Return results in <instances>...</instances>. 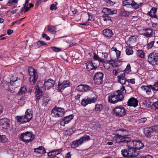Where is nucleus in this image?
<instances>
[{
    "label": "nucleus",
    "mask_w": 158,
    "mask_h": 158,
    "mask_svg": "<svg viewBox=\"0 0 158 158\" xmlns=\"http://www.w3.org/2000/svg\"><path fill=\"white\" fill-rule=\"evenodd\" d=\"M127 81L128 83H130L132 84H134L135 83V79L134 78L127 80Z\"/></svg>",
    "instance_id": "e2e57ef3"
},
{
    "label": "nucleus",
    "mask_w": 158,
    "mask_h": 158,
    "mask_svg": "<svg viewBox=\"0 0 158 158\" xmlns=\"http://www.w3.org/2000/svg\"><path fill=\"white\" fill-rule=\"evenodd\" d=\"M109 15H106L104 18V21L108 23L109 24H111L112 23L111 17L109 16Z\"/></svg>",
    "instance_id": "ea45409f"
},
{
    "label": "nucleus",
    "mask_w": 158,
    "mask_h": 158,
    "mask_svg": "<svg viewBox=\"0 0 158 158\" xmlns=\"http://www.w3.org/2000/svg\"><path fill=\"white\" fill-rule=\"evenodd\" d=\"M18 0H12V1L9 0L7 4L8 3L11 4L13 3H18Z\"/></svg>",
    "instance_id": "69168bd1"
},
{
    "label": "nucleus",
    "mask_w": 158,
    "mask_h": 158,
    "mask_svg": "<svg viewBox=\"0 0 158 158\" xmlns=\"http://www.w3.org/2000/svg\"><path fill=\"white\" fill-rule=\"evenodd\" d=\"M136 55L137 56L139 57L140 58H144L145 56V53L142 50H138L136 52Z\"/></svg>",
    "instance_id": "58836bf2"
},
{
    "label": "nucleus",
    "mask_w": 158,
    "mask_h": 158,
    "mask_svg": "<svg viewBox=\"0 0 158 158\" xmlns=\"http://www.w3.org/2000/svg\"><path fill=\"white\" fill-rule=\"evenodd\" d=\"M55 81L51 79H49L48 81H45L43 85V87L44 89H48L51 87L54 86Z\"/></svg>",
    "instance_id": "f3484780"
},
{
    "label": "nucleus",
    "mask_w": 158,
    "mask_h": 158,
    "mask_svg": "<svg viewBox=\"0 0 158 158\" xmlns=\"http://www.w3.org/2000/svg\"><path fill=\"white\" fill-rule=\"evenodd\" d=\"M21 140L26 143L31 142L34 139V135L32 132L27 131L21 134L20 136Z\"/></svg>",
    "instance_id": "423d86ee"
},
{
    "label": "nucleus",
    "mask_w": 158,
    "mask_h": 158,
    "mask_svg": "<svg viewBox=\"0 0 158 158\" xmlns=\"http://www.w3.org/2000/svg\"><path fill=\"white\" fill-rule=\"evenodd\" d=\"M27 88L25 87H22L18 93L17 94L19 96L23 95L25 94V93L27 92Z\"/></svg>",
    "instance_id": "c9c22d12"
},
{
    "label": "nucleus",
    "mask_w": 158,
    "mask_h": 158,
    "mask_svg": "<svg viewBox=\"0 0 158 158\" xmlns=\"http://www.w3.org/2000/svg\"><path fill=\"white\" fill-rule=\"evenodd\" d=\"M38 48H40L43 46L47 45V44L44 41L39 40L37 42Z\"/></svg>",
    "instance_id": "37998d69"
},
{
    "label": "nucleus",
    "mask_w": 158,
    "mask_h": 158,
    "mask_svg": "<svg viewBox=\"0 0 158 158\" xmlns=\"http://www.w3.org/2000/svg\"><path fill=\"white\" fill-rule=\"evenodd\" d=\"M156 126L152 127V128H144L143 132L145 135L148 137H150L153 134V130H156V128H157Z\"/></svg>",
    "instance_id": "dca6fc26"
},
{
    "label": "nucleus",
    "mask_w": 158,
    "mask_h": 158,
    "mask_svg": "<svg viewBox=\"0 0 158 158\" xmlns=\"http://www.w3.org/2000/svg\"><path fill=\"white\" fill-rule=\"evenodd\" d=\"M124 131H125L127 132V131L126 130H125L124 129H121L118 130H117L116 131V132L117 133V134H121L124 133Z\"/></svg>",
    "instance_id": "4d7b16f0"
},
{
    "label": "nucleus",
    "mask_w": 158,
    "mask_h": 158,
    "mask_svg": "<svg viewBox=\"0 0 158 158\" xmlns=\"http://www.w3.org/2000/svg\"><path fill=\"white\" fill-rule=\"evenodd\" d=\"M19 79H20L18 77H14V76H12L10 78V85H12L14 82Z\"/></svg>",
    "instance_id": "de8ad7c7"
},
{
    "label": "nucleus",
    "mask_w": 158,
    "mask_h": 158,
    "mask_svg": "<svg viewBox=\"0 0 158 158\" xmlns=\"http://www.w3.org/2000/svg\"><path fill=\"white\" fill-rule=\"evenodd\" d=\"M103 74L101 72L96 73L94 76L93 80L95 84L100 85L103 82Z\"/></svg>",
    "instance_id": "1a4fd4ad"
},
{
    "label": "nucleus",
    "mask_w": 158,
    "mask_h": 158,
    "mask_svg": "<svg viewBox=\"0 0 158 158\" xmlns=\"http://www.w3.org/2000/svg\"><path fill=\"white\" fill-rule=\"evenodd\" d=\"M151 108L154 110H158V101L153 103L151 106Z\"/></svg>",
    "instance_id": "a18cd8bd"
},
{
    "label": "nucleus",
    "mask_w": 158,
    "mask_h": 158,
    "mask_svg": "<svg viewBox=\"0 0 158 158\" xmlns=\"http://www.w3.org/2000/svg\"><path fill=\"white\" fill-rule=\"evenodd\" d=\"M111 66L114 67H118L122 64V61L118 59L111 60L107 62Z\"/></svg>",
    "instance_id": "aec40b11"
},
{
    "label": "nucleus",
    "mask_w": 158,
    "mask_h": 158,
    "mask_svg": "<svg viewBox=\"0 0 158 158\" xmlns=\"http://www.w3.org/2000/svg\"><path fill=\"white\" fill-rule=\"evenodd\" d=\"M23 7L24 8V12L26 13L28 11H29V9H30L29 7H27V6L28 5V4L26 5H25V4H24Z\"/></svg>",
    "instance_id": "bf43d9fd"
},
{
    "label": "nucleus",
    "mask_w": 158,
    "mask_h": 158,
    "mask_svg": "<svg viewBox=\"0 0 158 158\" xmlns=\"http://www.w3.org/2000/svg\"><path fill=\"white\" fill-rule=\"evenodd\" d=\"M141 158H153V157L150 155H148L146 156H143Z\"/></svg>",
    "instance_id": "774afa93"
},
{
    "label": "nucleus",
    "mask_w": 158,
    "mask_h": 158,
    "mask_svg": "<svg viewBox=\"0 0 158 158\" xmlns=\"http://www.w3.org/2000/svg\"><path fill=\"white\" fill-rule=\"evenodd\" d=\"M121 71L120 70L118 69H115L113 70V73L114 75L117 76V74Z\"/></svg>",
    "instance_id": "5fc2aeb1"
},
{
    "label": "nucleus",
    "mask_w": 158,
    "mask_h": 158,
    "mask_svg": "<svg viewBox=\"0 0 158 158\" xmlns=\"http://www.w3.org/2000/svg\"><path fill=\"white\" fill-rule=\"evenodd\" d=\"M82 144L81 142L80 141L79 139L73 141L71 144V147L73 148H76L79 147L80 145Z\"/></svg>",
    "instance_id": "c85d7f7f"
},
{
    "label": "nucleus",
    "mask_w": 158,
    "mask_h": 158,
    "mask_svg": "<svg viewBox=\"0 0 158 158\" xmlns=\"http://www.w3.org/2000/svg\"><path fill=\"white\" fill-rule=\"evenodd\" d=\"M62 151V149H54L48 153V158H60L56 155L59 154Z\"/></svg>",
    "instance_id": "4468645a"
},
{
    "label": "nucleus",
    "mask_w": 158,
    "mask_h": 158,
    "mask_svg": "<svg viewBox=\"0 0 158 158\" xmlns=\"http://www.w3.org/2000/svg\"><path fill=\"white\" fill-rule=\"evenodd\" d=\"M10 120L9 119L4 118L0 119V124L3 129H7L10 126Z\"/></svg>",
    "instance_id": "ddd939ff"
},
{
    "label": "nucleus",
    "mask_w": 158,
    "mask_h": 158,
    "mask_svg": "<svg viewBox=\"0 0 158 158\" xmlns=\"http://www.w3.org/2000/svg\"><path fill=\"white\" fill-rule=\"evenodd\" d=\"M143 35L148 37L151 36L153 34V30L150 28L143 29Z\"/></svg>",
    "instance_id": "4be33fe9"
},
{
    "label": "nucleus",
    "mask_w": 158,
    "mask_h": 158,
    "mask_svg": "<svg viewBox=\"0 0 158 158\" xmlns=\"http://www.w3.org/2000/svg\"><path fill=\"white\" fill-rule=\"evenodd\" d=\"M133 3L132 6H133V8L135 9L138 8L142 4V2H139L138 0H136L135 1H132Z\"/></svg>",
    "instance_id": "473e14b6"
},
{
    "label": "nucleus",
    "mask_w": 158,
    "mask_h": 158,
    "mask_svg": "<svg viewBox=\"0 0 158 158\" xmlns=\"http://www.w3.org/2000/svg\"><path fill=\"white\" fill-rule=\"evenodd\" d=\"M102 11L106 15H110L116 14L117 11L115 10H111L110 9L107 8H104Z\"/></svg>",
    "instance_id": "b1692460"
},
{
    "label": "nucleus",
    "mask_w": 158,
    "mask_h": 158,
    "mask_svg": "<svg viewBox=\"0 0 158 158\" xmlns=\"http://www.w3.org/2000/svg\"><path fill=\"white\" fill-rule=\"evenodd\" d=\"M155 41H153L148 43L147 45V47L148 49L151 48L154 45Z\"/></svg>",
    "instance_id": "3c124183"
},
{
    "label": "nucleus",
    "mask_w": 158,
    "mask_h": 158,
    "mask_svg": "<svg viewBox=\"0 0 158 158\" xmlns=\"http://www.w3.org/2000/svg\"><path fill=\"white\" fill-rule=\"evenodd\" d=\"M131 3L128 2V0H126L123 1L122 5L123 6H124L126 5H127V4H129Z\"/></svg>",
    "instance_id": "680f3d73"
},
{
    "label": "nucleus",
    "mask_w": 158,
    "mask_h": 158,
    "mask_svg": "<svg viewBox=\"0 0 158 158\" xmlns=\"http://www.w3.org/2000/svg\"><path fill=\"white\" fill-rule=\"evenodd\" d=\"M32 117V112L30 109H27L25 112V114L24 116H17L16 119L17 122L21 123H24L29 122Z\"/></svg>",
    "instance_id": "20e7f679"
},
{
    "label": "nucleus",
    "mask_w": 158,
    "mask_h": 158,
    "mask_svg": "<svg viewBox=\"0 0 158 158\" xmlns=\"http://www.w3.org/2000/svg\"><path fill=\"white\" fill-rule=\"evenodd\" d=\"M129 12H128L125 10H122L121 15L122 16L125 17H127L129 15Z\"/></svg>",
    "instance_id": "09e8293b"
},
{
    "label": "nucleus",
    "mask_w": 158,
    "mask_h": 158,
    "mask_svg": "<svg viewBox=\"0 0 158 158\" xmlns=\"http://www.w3.org/2000/svg\"><path fill=\"white\" fill-rule=\"evenodd\" d=\"M103 107L101 104H97L95 105L94 110L95 111H100L102 110Z\"/></svg>",
    "instance_id": "79ce46f5"
},
{
    "label": "nucleus",
    "mask_w": 158,
    "mask_h": 158,
    "mask_svg": "<svg viewBox=\"0 0 158 158\" xmlns=\"http://www.w3.org/2000/svg\"><path fill=\"white\" fill-rule=\"evenodd\" d=\"M138 101L134 97L130 98L127 101L128 106L135 107L138 105Z\"/></svg>",
    "instance_id": "a211bd4d"
},
{
    "label": "nucleus",
    "mask_w": 158,
    "mask_h": 158,
    "mask_svg": "<svg viewBox=\"0 0 158 158\" xmlns=\"http://www.w3.org/2000/svg\"><path fill=\"white\" fill-rule=\"evenodd\" d=\"M122 154L125 157H133L137 156L139 154L138 152L132 146L128 147V148L122 150Z\"/></svg>",
    "instance_id": "7ed1b4c3"
},
{
    "label": "nucleus",
    "mask_w": 158,
    "mask_h": 158,
    "mask_svg": "<svg viewBox=\"0 0 158 158\" xmlns=\"http://www.w3.org/2000/svg\"><path fill=\"white\" fill-rule=\"evenodd\" d=\"M76 89L79 92L83 91V85H78L76 87Z\"/></svg>",
    "instance_id": "8fccbe9b"
},
{
    "label": "nucleus",
    "mask_w": 158,
    "mask_h": 158,
    "mask_svg": "<svg viewBox=\"0 0 158 158\" xmlns=\"http://www.w3.org/2000/svg\"><path fill=\"white\" fill-rule=\"evenodd\" d=\"M73 115L72 114L64 117L60 121V125L62 126H64L66 124L69 123L73 119Z\"/></svg>",
    "instance_id": "2eb2a0df"
},
{
    "label": "nucleus",
    "mask_w": 158,
    "mask_h": 158,
    "mask_svg": "<svg viewBox=\"0 0 158 158\" xmlns=\"http://www.w3.org/2000/svg\"><path fill=\"white\" fill-rule=\"evenodd\" d=\"M35 97L36 99L39 100L43 96V92L40 89L39 86H37V88L36 89L35 91Z\"/></svg>",
    "instance_id": "5701e85b"
},
{
    "label": "nucleus",
    "mask_w": 158,
    "mask_h": 158,
    "mask_svg": "<svg viewBox=\"0 0 158 158\" xmlns=\"http://www.w3.org/2000/svg\"><path fill=\"white\" fill-rule=\"evenodd\" d=\"M157 8H156L152 7L150 11L147 13V15L153 18H157V16L155 14Z\"/></svg>",
    "instance_id": "393cba45"
},
{
    "label": "nucleus",
    "mask_w": 158,
    "mask_h": 158,
    "mask_svg": "<svg viewBox=\"0 0 158 158\" xmlns=\"http://www.w3.org/2000/svg\"><path fill=\"white\" fill-rule=\"evenodd\" d=\"M28 72L30 76L29 81L30 84L33 85L35 83L38 78V76L37 70L36 69H35L32 67L31 66L29 68Z\"/></svg>",
    "instance_id": "39448f33"
},
{
    "label": "nucleus",
    "mask_w": 158,
    "mask_h": 158,
    "mask_svg": "<svg viewBox=\"0 0 158 158\" xmlns=\"http://www.w3.org/2000/svg\"><path fill=\"white\" fill-rule=\"evenodd\" d=\"M98 97L96 96L92 98L87 97L83 99L81 102V105L83 106H85L88 104L94 103L96 102Z\"/></svg>",
    "instance_id": "9b49d317"
},
{
    "label": "nucleus",
    "mask_w": 158,
    "mask_h": 158,
    "mask_svg": "<svg viewBox=\"0 0 158 158\" xmlns=\"http://www.w3.org/2000/svg\"><path fill=\"white\" fill-rule=\"evenodd\" d=\"M65 113L64 109L60 107L53 108L51 111V115L55 118H59L64 115Z\"/></svg>",
    "instance_id": "0eeeda50"
},
{
    "label": "nucleus",
    "mask_w": 158,
    "mask_h": 158,
    "mask_svg": "<svg viewBox=\"0 0 158 158\" xmlns=\"http://www.w3.org/2000/svg\"><path fill=\"white\" fill-rule=\"evenodd\" d=\"M91 87L87 85H83V91L86 92L89 90Z\"/></svg>",
    "instance_id": "603ef678"
},
{
    "label": "nucleus",
    "mask_w": 158,
    "mask_h": 158,
    "mask_svg": "<svg viewBox=\"0 0 158 158\" xmlns=\"http://www.w3.org/2000/svg\"><path fill=\"white\" fill-rule=\"evenodd\" d=\"M50 100H51V99H50L48 95H44L43 97L42 105L46 106Z\"/></svg>",
    "instance_id": "c756f323"
},
{
    "label": "nucleus",
    "mask_w": 158,
    "mask_h": 158,
    "mask_svg": "<svg viewBox=\"0 0 158 158\" xmlns=\"http://www.w3.org/2000/svg\"><path fill=\"white\" fill-rule=\"evenodd\" d=\"M152 85H148L142 86L141 88L142 90L145 91L147 94L152 95Z\"/></svg>",
    "instance_id": "412c9836"
},
{
    "label": "nucleus",
    "mask_w": 158,
    "mask_h": 158,
    "mask_svg": "<svg viewBox=\"0 0 158 158\" xmlns=\"http://www.w3.org/2000/svg\"><path fill=\"white\" fill-rule=\"evenodd\" d=\"M42 37L44 38H45L47 40H49L50 39L49 37L46 34H45L44 33H43Z\"/></svg>",
    "instance_id": "052dcab7"
},
{
    "label": "nucleus",
    "mask_w": 158,
    "mask_h": 158,
    "mask_svg": "<svg viewBox=\"0 0 158 158\" xmlns=\"http://www.w3.org/2000/svg\"><path fill=\"white\" fill-rule=\"evenodd\" d=\"M115 92H117L118 93H119V94L123 95V94L126 93V90L125 89V87L124 86L121 85L120 89L118 90Z\"/></svg>",
    "instance_id": "4c0bfd02"
},
{
    "label": "nucleus",
    "mask_w": 158,
    "mask_h": 158,
    "mask_svg": "<svg viewBox=\"0 0 158 158\" xmlns=\"http://www.w3.org/2000/svg\"><path fill=\"white\" fill-rule=\"evenodd\" d=\"M70 83L69 80H65L62 82L59 81L58 84L57 89L62 92L64 89L70 86Z\"/></svg>",
    "instance_id": "9d476101"
},
{
    "label": "nucleus",
    "mask_w": 158,
    "mask_h": 158,
    "mask_svg": "<svg viewBox=\"0 0 158 158\" xmlns=\"http://www.w3.org/2000/svg\"><path fill=\"white\" fill-rule=\"evenodd\" d=\"M97 68V66L94 65L92 61L87 63L86 69L88 71H89L91 70L95 69Z\"/></svg>",
    "instance_id": "bb28decb"
},
{
    "label": "nucleus",
    "mask_w": 158,
    "mask_h": 158,
    "mask_svg": "<svg viewBox=\"0 0 158 158\" xmlns=\"http://www.w3.org/2000/svg\"><path fill=\"white\" fill-rule=\"evenodd\" d=\"M114 115L118 117H122L125 115L126 111L125 108L122 106L115 107L113 110Z\"/></svg>",
    "instance_id": "6e6552de"
},
{
    "label": "nucleus",
    "mask_w": 158,
    "mask_h": 158,
    "mask_svg": "<svg viewBox=\"0 0 158 158\" xmlns=\"http://www.w3.org/2000/svg\"><path fill=\"white\" fill-rule=\"evenodd\" d=\"M123 133L121 134H116L115 136L112 138V141L115 143H118L122 145L129 146V142L131 139L127 136V132L124 131Z\"/></svg>",
    "instance_id": "f257e3e1"
},
{
    "label": "nucleus",
    "mask_w": 158,
    "mask_h": 158,
    "mask_svg": "<svg viewBox=\"0 0 158 158\" xmlns=\"http://www.w3.org/2000/svg\"><path fill=\"white\" fill-rule=\"evenodd\" d=\"M125 73H122L117 77L118 82L122 85L125 84L127 82V79L125 77Z\"/></svg>",
    "instance_id": "6ab92c4d"
},
{
    "label": "nucleus",
    "mask_w": 158,
    "mask_h": 158,
    "mask_svg": "<svg viewBox=\"0 0 158 158\" xmlns=\"http://www.w3.org/2000/svg\"><path fill=\"white\" fill-rule=\"evenodd\" d=\"M47 30L48 31L51 32L52 34H55L56 31V27L55 26H53L52 25H48V26Z\"/></svg>",
    "instance_id": "72a5a7b5"
},
{
    "label": "nucleus",
    "mask_w": 158,
    "mask_h": 158,
    "mask_svg": "<svg viewBox=\"0 0 158 158\" xmlns=\"http://www.w3.org/2000/svg\"><path fill=\"white\" fill-rule=\"evenodd\" d=\"M136 40V38L135 36H131L129 39V41L131 43L135 42Z\"/></svg>",
    "instance_id": "864d4df0"
},
{
    "label": "nucleus",
    "mask_w": 158,
    "mask_h": 158,
    "mask_svg": "<svg viewBox=\"0 0 158 158\" xmlns=\"http://www.w3.org/2000/svg\"><path fill=\"white\" fill-rule=\"evenodd\" d=\"M129 146H132L136 150H139L144 146L143 144L140 141H130L129 142Z\"/></svg>",
    "instance_id": "f8f14e48"
},
{
    "label": "nucleus",
    "mask_w": 158,
    "mask_h": 158,
    "mask_svg": "<svg viewBox=\"0 0 158 158\" xmlns=\"http://www.w3.org/2000/svg\"><path fill=\"white\" fill-rule=\"evenodd\" d=\"M50 9L51 10H56L57 9V7L54 5V4H52L50 7Z\"/></svg>",
    "instance_id": "0e129e2a"
},
{
    "label": "nucleus",
    "mask_w": 158,
    "mask_h": 158,
    "mask_svg": "<svg viewBox=\"0 0 158 158\" xmlns=\"http://www.w3.org/2000/svg\"><path fill=\"white\" fill-rule=\"evenodd\" d=\"M34 152L39 154H43L46 152L44 148L42 146L34 149Z\"/></svg>",
    "instance_id": "2f4dec72"
},
{
    "label": "nucleus",
    "mask_w": 158,
    "mask_h": 158,
    "mask_svg": "<svg viewBox=\"0 0 158 158\" xmlns=\"http://www.w3.org/2000/svg\"><path fill=\"white\" fill-rule=\"evenodd\" d=\"M103 35L107 37H110L113 35L112 31L109 29H106L103 31Z\"/></svg>",
    "instance_id": "a878e982"
},
{
    "label": "nucleus",
    "mask_w": 158,
    "mask_h": 158,
    "mask_svg": "<svg viewBox=\"0 0 158 158\" xmlns=\"http://www.w3.org/2000/svg\"><path fill=\"white\" fill-rule=\"evenodd\" d=\"M158 60L152 53L150 54L148 56V61L150 63H154Z\"/></svg>",
    "instance_id": "cd10ccee"
},
{
    "label": "nucleus",
    "mask_w": 158,
    "mask_h": 158,
    "mask_svg": "<svg viewBox=\"0 0 158 158\" xmlns=\"http://www.w3.org/2000/svg\"><path fill=\"white\" fill-rule=\"evenodd\" d=\"M152 91L158 90V81L155 82L153 85H152Z\"/></svg>",
    "instance_id": "49530a36"
},
{
    "label": "nucleus",
    "mask_w": 158,
    "mask_h": 158,
    "mask_svg": "<svg viewBox=\"0 0 158 158\" xmlns=\"http://www.w3.org/2000/svg\"><path fill=\"white\" fill-rule=\"evenodd\" d=\"M51 48L56 52H59L61 50L60 48L56 47H52Z\"/></svg>",
    "instance_id": "6e6d98bb"
},
{
    "label": "nucleus",
    "mask_w": 158,
    "mask_h": 158,
    "mask_svg": "<svg viewBox=\"0 0 158 158\" xmlns=\"http://www.w3.org/2000/svg\"><path fill=\"white\" fill-rule=\"evenodd\" d=\"M8 140V139L5 135H0V143H5Z\"/></svg>",
    "instance_id": "a19ab883"
},
{
    "label": "nucleus",
    "mask_w": 158,
    "mask_h": 158,
    "mask_svg": "<svg viewBox=\"0 0 158 158\" xmlns=\"http://www.w3.org/2000/svg\"><path fill=\"white\" fill-rule=\"evenodd\" d=\"M156 59L158 60V51L154 50L152 53Z\"/></svg>",
    "instance_id": "13d9d810"
},
{
    "label": "nucleus",
    "mask_w": 158,
    "mask_h": 158,
    "mask_svg": "<svg viewBox=\"0 0 158 158\" xmlns=\"http://www.w3.org/2000/svg\"><path fill=\"white\" fill-rule=\"evenodd\" d=\"M131 67L130 64H128L125 69L123 71V73H128L130 72L131 71Z\"/></svg>",
    "instance_id": "c03bdc74"
},
{
    "label": "nucleus",
    "mask_w": 158,
    "mask_h": 158,
    "mask_svg": "<svg viewBox=\"0 0 158 158\" xmlns=\"http://www.w3.org/2000/svg\"><path fill=\"white\" fill-rule=\"evenodd\" d=\"M107 3H109L110 5H113L115 2H114L111 1V0H106Z\"/></svg>",
    "instance_id": "338daca9"
},
{
    "label": "nucleus",
    "mask_w": 158,
    "mask_h": 158,
    "mask_svg": "<svg viewBox=\"0 0 158 158\" xmlns=\"http://www.w3.org/2000/svg\"><path fill=\"white\" fill-rule=\"evenodd\" d=\"M79 139L81 144H82L85 142L89 140L90 139V137L89 135H84L81 137Z\"/></svg>",
    "instance_id": "f704fd0d"
},
{
    "label": "nucleus",
    "mask_w": 158,
    "mask_h": 158,
    "mask_svg": "<svg viewBox=\"0 0 158 158\" xmlns=\"http://www.w3.org/2000/svg\"><path fill=\"white\" fill-rule=\"evenodd\" d=\"M126 54L128 55H130L133 53V51L132 50V47L130 46L126 47Z\"/></svg>",
    "instance_id": "e433bc0d"
},
{
    "label": "nucleus",
    "mask_w": 158,
    "mask_h": 158,
    "mask_svg": "<svg viewBox=\"0 0 158 158\" xmlns=\"http://www.w3.org/2000/svg\"><path fill=\"white\" fill-rule=\"evenodd\" d=\"M123 99V95L119 94L116 92L109 95L108 97V102L112 104H115L118 102L122 101Z\"/></svg>",
    "instance_id": "f03ea898"
},
{
    "label": "nucleus",
    "mask_w": 158,
    "mask_h": 158,
    "mask_svg": "<svg viewBox=\"0 0 158 158\" xmlns=\"http://www.w3.org/2000/svg\"><path fill=\"white\" fill-rule=\"evenodd\" d=\"M93 59L94 60H96L102 63L107 62V61L105 60L104 59L100 58L99 56L95 53H94V56H93Z\"/></svg>",
    "instance_id": "7c9ffc66"
}]
</instances>
